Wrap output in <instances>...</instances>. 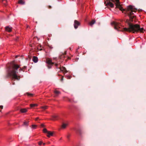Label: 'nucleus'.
Instances as JSON below:
<instances>
[{
    "mask_svg": "<svg viewBox=\"0 0 146 146\" xmlns=\"http://www.w3.org/2000/svg\"><path fill=\"white\" fill-rule=\"evenodd\" d=\"M27 68L26 66H24L21 68L19 65L13 63L8 64L6 66L7 75L9 76H12L13 79L19 80L23 76H21L17 75L18 69L19 68V70L20 72L21 71L24 72L27 70Z\"/></svg>",
    "mask_w": 146,
    "mask_h": 146,
    "instance_id": "1",
    "label": "nucleus"
},
{
    "mask_svg": "<svg viewBox=\"0 0 146 146\" xmlns=\"http://www.w3.org/2000/svg\"><path fill=\"white\" fill-rule=\"evenodd\" d=\"M55 66L56 69L59 68L61 71L64 73H67V71L66 70V68L64 67H61V65L60 64L58 63L55 64Z\"/></svg>",
    "mask_w": 146,
    "mask_h": 146,
    "instance_id": "2",
    "label": "nucleus"
},
{
    "mask_svg": "<svg viewBox=\"0 0 146 146\" xmlns=\"http://www.w3.org/2000/svg\"><path fill=\"white\" fill-rule=\"evenodd\" d=\"M80 23L79 22L76 20H75L74 21V27L75 29H77L78 27L80 25Z\"/></svg>",
    "mask_w": 146,
    "mask_h": 146,
    "instance_id": "3",
    "label": "nucleus"
},
{
    "mask_svg": "<svg viewBox=\"0 0 146 146\" xmlns=\"http://www.w3.org/2000/svg\"><path fill=\"white\" fill-rule=\"evenodd\" d=\"M46 63L49 65H53L55 64V63L52 62V60L49 58H47L46 61Z\"/></svg>",
    "mask_w": 146,
    "mask_h": 146,
    "instance_id": "4",
    "label": "nucleus"
},
{
    "mask_svg": "<svg viewBox=\"0 0 146 146\" xmlns=\"http://www.w3.org/2000/svg\"><path fill=\"white\" fill-rule=\"evenodd\" d=\"M110 1L106 3V5L108 7V6H109L113 8L114 7V5Z\"/></svg>",
    "mask_w": 146,
    "mask_h": 146,
    "instance_id": "5",
    "label": "nucleus"
},
{
    "mask_svg": "<svg viewBox=\"0 0 146 146\" xmlns=\"http://www.w3.org/2000/svg\"><path fill=\"white\" fill-rule=\"evenodd\" d=\"M29 109V108H21L20 109V111L21 113H25L28 111Z\"/></svg>",
    "mask_w": 146,
    "mask_h": 146,
    "instance_id": "6",
    "label": "nucleus"
},
{
    "mask_svg": "<svg viewBox=\"0 0 146 146\" xmlns=\"http://www.w3.org/2000/svg\"><path fill=\"white\" fill-rule=\"evenodd\" d=\"M12 30V28L9 26H7L5 27V30L6 31L9 32H11Z\"/></svg>",
    "mask_w": 146,
    "mask_h": 146,
    "instance_id": "7",
    "label": "nucleus"
},
{
    "mask_svg": "<svg viewBox=\"0 0 146 146\" xmlns=\"http://www.w3.org/2000/svg\"><path fill=\"white\" fill-rule=\"evenodd\" d=\"M58 119V116L56 115H54L52 116L51 119L53 120H57Z\"/></svg>",
    "mask_w": 146,
    "mask_h": 146,
    "instance_id": "8",
    "label": "nucleus"
},
{
    "mask_svg": "<svg viewBox=\"0 0 146 146\" xmlns=\"http://www.w3.org/2000/svg\"><path fill=\"white\" fill-rule=\"evenodd\" d=\"M33 61L35 63L37 62L38 61V58L35 56H33Z\"/></svg>",
    "mask_w": 146,
    "mask_h": 146,
    "instance_id": "9",
    "label": "nucleus"
},
{
    "mask_svg": "<svg viewBox=\"0 0 146 146\" xmlns=\"http://www.w3.org/2000/svg\"><path fill=\"white\" fill-rule=\"evenodd\" d=\"M47 133L48 134L47 136L48 137H50V136H52L53 134V133L50 131H48Z\"/></svg>",
    "mask_w": 146,
    "mask_h": 146,
    "instance_id": "10",
    "label": "nucleus"
},
{
    "mask_svg": "<svg viewBox=\"0 0 146 146\" xmlns=\"http://www.w3.org/2000/svg\"><path fill=\"white\" fill-rule=\"evenodd\" d=\"M96 22V21L95 20L93 19L89 23V25L91 26H92L93 24H94Z\"/></svg>",
    "mask_w": 146,
    "mask_h": 146,
    "instance_id": "11",
    "label": "nucleus"
},
{
    "mask_svg": "<svg viewBox=\"0 0 146 146\" xmlns=\"http://www.w3.org/2000/svg\"><path fill=\"white\" fill-rule=\"evenodd\" d=\"M68 125V123H63L62 124V125L61 128L63 129H64L66 128Z\"/></svg>",
    "mask_w": 146,
    "mask_h": 146,
    "instance_id": "12",
    "label": "nucleus"
},
{
    "mask_svg": "<svg viewBox=\"0 0 146 146\" xmlns=\"http://www.w3.org/2000/svg\"><path fill=\"white\" fill-rule=\"evenodd\" d=\"M18 3L21 5H24L25 3V1L23 0H19L18 1Z\"/></svg>",
    "mask_w": 146,
    "mask_h": 146,
    "instance_id": "13",
    "label": "nucleus"
},
{
    "mask_svg": "<svg viewBox=\"0 0 146 146\" xmlns=\"http://www.w3.org/2000/svg\"><path fill=\"white\" fill-rule=\"evenodd\" d=\"M54 93L56 95H58L60 93V92L59 91L57 90L56 89L54 90Z\"/></svg>",
    "mask_w": 146,
    "mask_h": 146,
    "instance_id": "14",
    "label": "nucleus"
},
{
    "mask_svg": "<svg viewBox=\"0 0 146 146\" xmlns=\"http://www.w3.org/2000/svg\"><path fill=\"white\" fill-rule=\"evenodd\" d=\"M37 105L36 104H30V106L31 108H33L37 106Z\"/></svg>",
    "mask_w": 146,
    "mask_h": 146,
    "instance_id": "15",
    "label": "nucleus"
},
{
    "mask_svg": "<svg viewBox=\"0 0 146 146\" xmlns=\"http://www.w3.org/2000/svg\"><path fill=\"white\" fill-rule=\"evenodd\" d=\"M41 108L44 110H45L47 109L48 107L47 106H44L41 107Z\"/></svg>",
    "mask_w": 146,
    "mask_h": 146,
    "instance_id": "16",
    "label": "nucleus"
},
{
    "mask_svg": "<svg viewBox=\"0 0 146 146\" xmlns=\"http://www.w3.org/2000/svg\"><path fill=\"white\" fill-rule=\"evenodd\" d=\"M27 96H29V97H32L33 96V94H31V93H27Z\"/></svg>",
    "mask_w": 146,
    "mask_h": 146,
    "instance_id": "17",
    "label": "nucleus"
},
{
    "mask_svg": "<svg viewBox=\"0 0 146 146\" xmlns=\"http://www.w3.org/2000/svg\"><path fill=\"white\" fill-rule=\"evenodd\" d=\"M37 125H32V128L35 129L36 128Z\"/></svg>",
    "mask_w": 146,
    "mask_h": 146,
    "instance_id": "18",
    "label": "nucleus"
},
{
    "mask_svg": "<svg viewBox=\"0 0 146 146\" xmlns=\"http://www.w3.org/2000/svg\"><path fill=\"white\" fill-rule=\"evenodd\" d=\"M43 131L44 133H47L48 132V131H47V130L46 128L44 129H43Z\"/></svg>",
    "mask_w": 146,
    "mask_h": 146,
    "instance_id": "19",
    "label": "nucleus"
},
{
    "mask_svg": "<svg viewBox=\"0 0 146 146\" xmlns=\"http://www.w3.org/2000/svg\"><path fill=\"white\" fill-rule=\"evenodd\" d=\"M28 122L27 121H25L23 123V124L24 125H26L27 126L28 125Z\"/></svg>",
    "mask_w": 146,
    "mask_h": 146,
    "instance_id": "20",
    "label": "nucleus"
},
{
    "mask_svg": "<svg viewBox=\"0 0 146 146\" xmlns=\"http://www.w3.org/2000/svg\"><path fill=\"white\" fill-rule=\"evenodd\" d=\"M68 101L70 102H72L73 101V100L72 99H70L69 98L68 99Z\"/></svg>",
    "mask_w": 146,
    "mask_h": 146,
    "instance_id": "21",
    "label": "nucleus"
},
{
    "mask_svg": "<svg viewBox=\"0 0 146 146\" xmlns=\"http://www.w3.org/2000/svg\"><path fill=\"white\" fill-rule=\"evenodd\" d=\"M42 142L41 141H39L38 142V144L39 145H42Z\"/></svg>",
    "mask_w": 146,
    "mask_h": 146,
    "instance_id": "22",
    "label": "nucleus"
},
{
    "mask_svg": "<svg viewBox=\"0 0 146 146\" xmlns=\"http://www.w3.org/2000/svg\"><path fill=\"white\" fill-rule=\"evenodd\" d=\"M51 65H48V68H51Z\"/></svg>",
    "mask_w": 146,
    "mask_h": 146,
    "instance_id": "23",
    "label": "nucleus"
},
{
    "mask_svg": "<svg viewBox=\"0 0 146 146\" xmlns=\"http://www.w3.org/2000/svg\"><path fill=\"white\" fill-rule=\"evenodd\" d=\"M63 76H62V77H61V78L60 79V80L61 81H63Z\"/></svg>",
    "mask_w": 146,
    "mask_h": 146,
    "instance_id": "24",
    "label": "nucleus"
},
{
    "mask_svg": "<svg viewBox=\"0 0 146 146\" xmlns=\"http://www.w3.org/2000/svg\"><path fill=\"white\" fill-rule=\"evenodd\" d=\"M0 108L2 109L3 108V106H0ZM1 111V110H0V111Z\"/></svg>",
    "mask_w": 146,
    "mask_h": 146,
    "instance_id": "25",
    "label": "nucleus"
},
{
    "mask_svg": "<svg viewBox=\"0 0 146 146\" xmlns=\"http://www.w3.org/2000/svg\"><path fill=\"white\" fill-rule=\"evenodd\" d=\"M41 127H44V125L43 124H42L41 125Z\"/></svg>",
    "mask_w": 146,
    "mask_h": 146,
    "instance_id": "26",
    "label": "nucleus"
},
{
    "mask_svg": "<svg viewBox=\"0 0 146 146\" xmlns=\"http://www.w3.org/2000/svg\"><path fill=\"white\" fill-rule=\"evenodd\" d=\"M38 117H36V118H35V120L36 121H37L38 120Z\"/></svg>",
    "mask_w": 146,
    "mask_h": 146,
    "instance_id": "27",
    "label": "nucleus"
},
{
    "mask_svg": "<svg viewBox=\"0 0 146 146\" xmlns=\"http://www.w3.org/2000/svg\"><path fill=\"white\" fill-rule=\"evenodd\" d=\"M49 47L51 48H52L53 47L51 46H49Z\"/></svg>",
    "mask_w": 146,
    "mask_h": 146,
    "instance_id": "28",
    "label": "nucleus"
},
{
    "mask_svg": "<svg viewBox=\"0 0 146 146\" xmlns=\"http://www.w3.org/2000/svg\"><path fill=\"white\" fill-rule=\"evenodd\" d=\"M51 8V7L50 6H48V8L49 9H50Z\"/></svg>",
    "mask_w": 146,
    "mask_h": 146,
    "instance_id": "29",
    "label": "nucleus"
},
{
    "mask_svg": "<svg viewBox=\"0 0 146 146\" xmlns=\"http://www.w3.org/2000/svg\"><path fill=\"white\" fill-rule=\"evenodd\" d=\"M79 47H78V48H77V49H76V52H78V50L79 49Z\"/></svg>",
    "mask_w": 146,
    "mask_h": 146,
    "instance_id": "30",
    "label": "nucleus"
},
{
    "mask_svg": "<svg viewBox=\"0 0 146 146\" xmlns=\"http://www.w3.org/2000/svg\"><path fill=\"white\" fill-rule=\"evenodd\" d=\"M70 137V135H68L67 136V137L68 138H69V137Z\"/></svg>",
    "mask_w": 146,
    "mask_h": 146,
    "instance_id": "31",
    "label": "nucleus"
},
{
    "mask_svg": "<svg viewBox=\"0 0 146 146\" xmlns=\"http://www.w3.org/2000/svg\"><path fill=\"white\" fill-rule=\"evenodd\" d=\"M4 1H5V2H6V1L5 0H3V2H4Z\"/></svg>",
    "mask_w": 146,
    "mask_h": 146,
    "instance_id": "32",
    "label": "nucleus"
},
{
    "mask_svg": "<svg viewBox=\"0 0 146 146\" xmlns=\"http://www.w3.org/2000/svg\"><path fill=\"white\" fill-rule=\"evenodd\" d=\"M69 49L70 50H71L72 49V47H70L69 48Z\"/></svg>",
    "mask_w": 146,
    "mask_h": 146,
    "instance_id": "33",
    "label": "nucleus"
},
{
    "mask_svg": "<svg viewBox=\"0 0 146 146\" xmlns=\"http://www.w3.org/2000/svg\"><path fill=\"white\" fill-rule=\"evenodd\" d=\"M14 84H15V83H13H13L12 84H13V85H14Z\"/></svg>",
    "mask_w": 146,
    "mask_h": 146,
    "instance_id": "34",
    "label": "nucleus"
},
{
    "mask_svg": "<svg viewBox=\"0 0 146 146\" xmlns=\"http://www.w3.org/2000/svg\"><path fill=\"white\" fill-rule=\"evenodd\" d=\"M45 145V143H43V145Z\"/></svg>",
    "mask_w": 146,
    "mask_h": 146,
    "instance_id": "35",
    "label": "nucleus"
},
{
    "mask_svg": "<svg viewBox=\"0 0 146 146\" xmlns=\"http://www.w3.org/2000/svg\"><path fill=\"white\" fill-rule=\"evenodd\" d=\"M40 50H42V49H40Z\"/></svg>",
    "mask_w": 146,
    "mask_h": 146,
    "instance_id": "36",
    "label": "nucleus"
},
{
    "mask_svg": "<svg viewBox=\"0 0 146 146\" xmlns=\"http://www.w3.org/2000/svg\"><path fill=\"white\" fill-rule=\"evenodd\" d=\"M109 0V1H111V0Z\"/></svg>",
    "mask_w": 146,
    "mask_h": 146,
    "instance_id": "37",
    "label": "nucleus"
}]
</instances>
